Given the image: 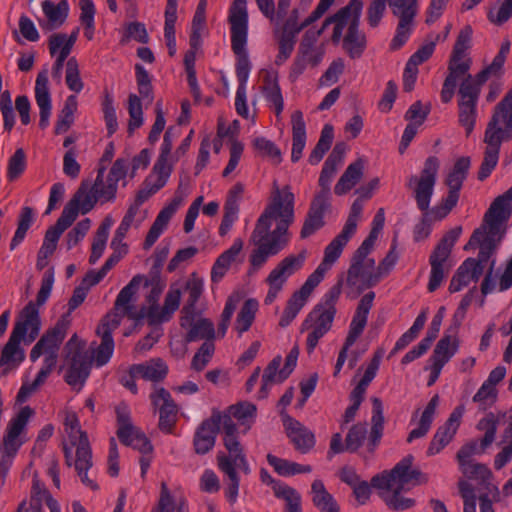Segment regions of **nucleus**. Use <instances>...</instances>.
I'll list each match as a JSON object with an SVG mask.
<instances>
[{"instance_id":"obj_47","label":"nucleus","mask_w":512,"mask_h":512,"mask_svg":"<svg viewBox=\"0 0 512 512\" xmlns=\"http://www.w3.org/2000/svg\"><path fill=\"white\" fill-rule=\"evenodd\" d=\"M459 341L456 336L445 334L436 344L431 362L445 365L457 352Z\"/></svg>"},{"instance_id":"obj_28","label":"nucleus","mask_w":512,"mask_h":512,"mask_svg":"<svg viewBox=\"0 0 512 512\" xmlns=\"http://www.w3.org/2000/svg\"><path fill=\"white\" fill-rule=\"evenodd\" d=\"M330 7L328 0H320L315 10L301 24L298 23L299 10L297 8L292 9L290 14L285 16L287 18L283 24V33L296 36L302 29L321 18Z\"/></svg>"},{"instance_id":"obj_42","label":"nucleus","mask_w":512,"mask_h":512,"mask_svg":"<svg viewBox=\"0 0 512 512\" xmlns=\"http://www.w3.org/2000/svg\"><path fill=\"white\" fill-rule=\"evenodd\" d=\"M363 170L364 164L362 160L349 164L334 187L335 194L341 196L350 191L361 180Z\"/></svg>"},{"instance_id":"obj_39","label":"nucleus","mask_w":512,"mask_h":512,"mask_svg":"<svg viewBox=\"0 0 512 512\" xmlns=\"http://www.w3.org/2000/svg\"><path fill=\"white\" fill-rule=\"evenodd\" d=\"M292 124V162H297L302 157V152L306 144V126L303 119V113L296 110L291 115Z\"/></svg>"},{"instance_id":"obj_23","label":"nucleus","mask_w":512,"mask_h":512,"mask_svg":"<svg viewBox=\"0 0 512 512\" xmlns=\"http://www.w3.org/2000/svg\"><path fill=\"white\" fill-rule=\"evenodd\" d=\"M151 401L159 408V428L164 432H171L176 423L177 405L174 403L170 393L164 388H158L151 394Z\"/></svg>"},{"instance_id":"obj_36","label":"nucleus","mask_w":512,"mask_h":512,"mask_svg":"<svg viewBox=\"0 0 512 512\" xmlns=\"http://www.w3.org/2000/svg\"><path fill=\"white\" fill-rule=\"evenodd\" d=\"M203 290V280L199 278L196 273H192L184 286V291L188 294L186 303L181 310L182 321L184 323H188V319L191 318L192 312H196L195 306L200 299Z\"/></svg>"},{"instance_id":"obj_8","label":"nucleus","mask_w":512,"mask_h":512,"mask_svg":"<svg viewBox=\"0 0 512 512\" xmlns=\"http://www.w3.org/2000/svg\"><path fill=\"white\" fill-rule=\"evenodd\" d=\"M227 453L219 452L217 462L220 471L228 478L226 495L230 502L234 503L238 497L240 478L237 470L245 474L250 473V468L244 447L239 439H227L223 441Z\"/></svg>"},{"instance_id":"obj_62","label":"nucleus","mask_w":512,"mask_h":512,"mask_svg":"<svg viewBox=\"0 0 512 512\" xmlns=\"http://www.w3.org/2000/svg\"><path fill=\"white\" fill-rule=\"evenodd\" d=\"M333 138L334 129L330 124H326L321 131V135L316 146L309 155L308 161L310 164L315 165L322 160L324 154L330 149Z\"/></svg>"},{"instance_id":"obj_15","label":"nucleus","mask_w":512,"mask_h":512,"mask_svg":"<svg viewBox=\"0 0 512 512\" xmlns=\"http://www.w3.org/2000/svg\"><path fill=\"white\" fill-rule=\"evenodd\" d=\"M462 233V227L457 226L449 230L436 245L430 255L429 263L431 272L428 282V290H437L445 278L444 264L451 254L452 248Z\"/></svg>"},{"instance_id":"obj_26","label":"nucleus","mask_w":512,"mask_h":512,"mask_svg":"<svg viewBox=\"0 0 512 512\" xmlns=\"http://www.w3.org/2000/svg\"><path fill=\"white\" fill-rule=\"evenodd\" d=\"M183 198L180 195H175L171 202L167 204L157 215L155 221L150 227L146 239L144 241V249H149L154 245L160 235L167 227L169 221L181 206Z\"/></svg>"},{"instance_id":"obj_53","label":"nucleus","mask_w":512,"mask_h":512,"mask_svg":"<svg viewBox=\"0 0 512 512\" xmlns=\"http://www.w3.org/2000/svg\"><path fill=\"white\" fill-rule=\"evenodd\" d=\"M438 403H439V396L434 395L431 398V400L429 401V403L427 404V406L425 407V409L421 415V418L419 420L418 427L413 429L409 433L408 438H407L408 442H412L414 439L424 437L427 434V432L429 431V429L431 427L433 417H434L436 408L438 406Z\"/></svg>"},{"instance_id":"obj_51","label":"nucleus","mask_w":512,"mask_h":512,"mask_svg":"<svg viewBox=\"0 0 512 512\" xmlns=\"http://www.w3.org/2000/svg\"><path fill=\"white\" fill-rule=\"evenodd\" d=\"M70 226L71 224L60 216L56 221V224L47 229L39 252H41L43 256H51L56 250L60 236Z\"/></svg>"},{"instance_id":"obj_56","label":"nucleus","mask_w":512,"mask_h":512,"mask_svg":"<svg viewBox=\"0 0 512 512\" xmlns=\"http://www.w3.org/2000/svg\"><path fill=\"white\" fill-rule=\"evenodd\" d=\"M119 440L125 446L137 449L142 454H151L153 451L151 442L145 434L134 425H130V429L124 432V436L119 438Z\"/></svg>"},{"instance_id":"obj_40","label":"nucleus","mask_w":512,"mask_h":512,"mask_svg":"<svg viewBox=\"0 0 512 512\" xmlns=\"http://www.w3.org/2000/svg\"><path fill=\"white\" fill-rule=\"evenodd\" d=\"M131 373L139 374V377L145 380L158 382L166 377L168 367L162 359L154 358L145 363L132 365Z\"/></svg>"},{"instance_id":"obj_14","label":"nucleus","mask_w":512,"mask_h":512,"mask_svg":"<svg viewBox=\"0 0 512 512\" xmlns=\"http://www.w3.org/2000/svg\"><path fill=\"white\" fill-rule=\"evenodd\" d=\"M341 289L342 281L340 280L325 293L321 301L308 314L302 323V331L305 328L316 327L328 333L337 312L336 304L341 295Z\"/></svg>"},{"instance_id":"obj_64","label":"nucleus","mask_w":512,"mask_h":512,"mask_svg":"<svg viewBox=\"0 0 512 512\" xmlns=\"http://www.w3.org/2000/svg\"><path fill=\"white\" fill-rule=\"evenodd\" d=\"M497 427L498 419L492 412L478 421L476 428L484 432V436L481 439V450H486L494 442Z\"/></svg>"},{"instance_id":"obj_44","label":"nucleus","mask_w":512,"mask_h":512,"mask_svg":"<svg viewBox=\"0 0 512 512\" xmlns=\"http://www.w3.org/2000/svg\"><path fill=\"white\" fill-rule=\"evenodd\" d=\"M312 502L321 512H339V506L326 490L324 483L316 479L311 485Z\"/></svg>"},{"instance_id":"obj_3","label":"nucleus","mask_w":512,"mask_h":512,"mask_svg":"<svg viewBox=\"0 0 512 512\" xmlns=\"http://www.w3.org/2000/svg\"><path fill=\"white\" fill-rule=\"evenodd\" d=\"M470 164L469 157L457 159L445 180L449 189L447 196L429 210L440 163L437 157H428L420 174L409 176L406 183V187L412 191L418 209L426 216L430 215L434 220L445 218L458 203L459 191L467 177Z\"/></svg>"},{"instance_id":"obj_61","label":"nucleus","mask_w":512,"mask_h":512,"mask_svg":"<svg viewBox=\"0 0 512 512\" xmlns=\"http://www.w3.org/2000/svg\"><path fill=\"white\" fill-rule=\"evenodd\" d=\"M511 137L512 132L496 124V120L489 121L484 135V142L487 144L486 149H494L497 152H500L502 141L505 139L508 140Z\"/></svg>"},{"instance_id":"obj_52","label":"nucleus","mask_w":512,"mask_h":512,"mask_svg":"<svg viewBox=\"0 0 512 512\" xmlns=\"http://www.w3.org/2000/svg\"><path fill=\"white\" fill-rule=\"evenodd\" d=\"M353 235L342 230L325 248L324 258L320 265L327 268L328 270L340 257L343 248L346 246L348 241Z\"/></svg>"},{"instance_id":"obj_45","label":"nucleus","mask_w":512,"mask_h":512,"mask_svg":"<svg viewBox=\"0 0 512 512\" xmlns=\"http://www.w3.org/2000/svg\"><path fill=\"white\" fill-rule=\"evenodd\" d=\"M234 419L235 418L229 413L228 409L223 412L213 410L209 418L215 429H217V432L220 428L222 429L223 441L227 439H239L238 429Z\"/></svg>"},{"instance_id":"obj_48","label":"nucleus","mask_w":512,"mask_h":512,"mask_svg":"<svg viewBox=\"0 0 512 512\" xmlns=\"http://www.w3.org/2000/svg\"><path fill=\"white\" fill-rule=\"evenodd\" d=\"M380 490L381 498L391 510L404 511L415 505V500L413 498L401 495L402 491L405 490L401 487L393 486V488H384Z\"/></svg>"},{"instance_id":"obj_16","label":"nucleus","mask_w":512,"mask_h":512,"mask_svg":"<svg viewBox=\"0 0 512 512\" xmlns=\"http://www.w3.org/2000/svg\"><path fill=\"white\" fill-rule=\"evenodd\" d=\"M392 14L399 19L396 34L393 37L390 48L398 50L410 37L414 18L418 12V0H386Z\"/></svg>"},{"instance_id":"obj_11","label":"nucleus","mask_w":512,"mask_h":512,"mask_svg":"<svg viewBox=\"0 0 512 512\" xmlns=\"http://www.w3.org/2000/svg\"><path fill=\"white\" fill-rule=\"evenodd\" d=\"M306 258V250H302L298 254H289L271 270L266 278V283L269 286L267 295L264 299V303L266 305H270L275 301L278 294L283 290L288 278L302 269Z\"/></svg>"},{"instance_id":"obj_32","label":"nucleus","mask_w":512,"mask_h":512,"mask_svg":"<svg viewBox=\"0 0 512 512\" xmlns=\"http://www.w3.org/2000/svg\"><path fill=\"white\" fill-rule=\"evenodd\" d=\"M244 193V185L240 182L232 186L228 192V196L224 205V215L219 227V234L224 236L231 229L233 223L238 218L239 205L238 202Z\"/></svg>"},{"instance_id":"obj_5","label":"nucleus","mask_w":512,"mask_h":512,"mask_svg":"<svg viewBox=\"0 0 512 512\" xmlns=\"http://www.w3.org/2000/svg\"><path fill=\"white\" fill-rule=\"evenodd\" d=\"M65 432L68 435L70 444L76 448L74 466L82 483L92 490L98 489V485L88 477L87 471L92 467V450L88 435L80 427L79 419L74 412H67L64 420ZM66 464L71 466L72 448L63 447Z\"/></svg>"},{"instance_id":"obj_19","label":"nucleus","mask_w":512,"mask_h":512,"mask_svg":"<svg viewBox=\"0 0 512 512\" xmlns=\"http://www.w3.org/2000/svg\"><path fill=\"white\" fill-rule=\"evenodd\" d=\"M472 37L473 28L470 25L467 24L460 29L452 48L448 68L465 73L470 70L472 59L469 57V50L472 47Z\"/></svg>"},{"instance_id":"obj_4","label":"nucleus","mask_w":512,"mask_h":512,"mask_svg":"<svg viewBox=\"0 0 512 512\" xmlns=\"http://www.w3.org/2000/svg\"><path fill=\"white\" fill-rule=\"evenodd\" d=\"M500 242V239H496V237L485 232L484 228H476L464 249L479 248L478 257H469L458 267L450 281L449 292L456 293L467 287L471 282L476 283Z\"/></svg>"},{"instance_id":"obj_30","label":"nucleus","mask_w":512,"mask_h":512,"mask_svg":"<svg viewBox=\"0 0 512 512\" xmlns=\"http://www.w3.org/2000/svg\"><path fill=\"white\" fill-rule=\"evenodd\" d=\"M180 326L186 329L185 340L187 342H194L198 340L211 341L215 337L214 324L207 318H197L196 312H192L191 318L188 323L182 321L180 317Z\"/></svg>"},{"instance_id":"obj_13","label":"nucleus","mask_w":512,"mask_h":512,"mask_svg":"<svg viewBox=\"0 0 512 512\" xmlns=\"http://www.w3.org/2000/svg\"><path fill=\"white\" fill-rule=\"evenodd\" d=\"M512 214V186L496 197L485 212L481 225L488 234L502 240L506 232V223Z\"/></svg>"},{"instance_id":"obj_57","label":"nucleus","mask_w":512,"mask_h":512,"mask_svg":"<svg viewBox=\"0 0 512 512\" xmlns=\"http://www.w3.org/2000/svg\"><path fill=\"white\" fill-rule=\"evenodd\" d=\"M227 409L240 425L246 426L243 433H246L255 422L257 408L253 403L247 401L238 402L234 405H230Z\"/></svg>"},{"instance_id":"obj_55","label":"nucleus","mask_w":512,"mask_h":512,"mask_svg":"<svg viewBox=\"0 0 512 512\" xmlns=\"http://www.w3.org/2000/svg\"><path fill=\"white\" fill-rule=\"evenodd\" d=\"M258 302L256 299H247L242 305L234 324V329L239 335L248 331L252 326L256 313L258 311Z\"/></svg>"},{"instance_id":"obj_10","label":"nucleus","mask_w":512,"mask_h":512,"mask_svg":"<svg viewBox=\"0 0 512 512\" xmlns=\"http://www.w3.org/2000/svg\"><path fill=\"white\" fill-rule=\"evenodd\" d=\"M33 413V409L29 406L22 407L7 425L3 437V450L0 451V476L3 478L7 475L14 456L23 444L19 437Z\"/></svg>"},{"instance_id":"obj_6","label":"nucleus","mask_w":512,"mask_h":512,"mask_svg":"<svg viewBox=\"0 0 512 512\" xmlns=\"http://www.w3.org/2000/svg\"><path fill=\"white\" fill-rule=\"evenodd\" d=\"M228 22L231 32V48L237 57L236 76L239 86L246 87L251 69L246 49L248 39L247 0H233L229 9Z\"/></svg>"},{"instance_id":"obj_63","label":"nucleus","mask_w":512,"mask_h":512,"mask_svg":"<svg viewBox=\"0 0 512 512\" xmlns=\"http://www.w3.org/2000/svg\"><path fill=\"white\" fill-rule=\"evenodd\" d=\"M274 496L285 501V512H302V498L295 488L287 484L278 486L275 489Z\"/></svg>"},{"instance_id":"obj_7","label":"nucleus","mask_w":512,"mask_h":512,"mask_svg":"<svg viewBox=\"0 0 512 512\" xmlns=\"http://www.w3.org/2000/svg\"><path fill=\"white\" fill-rule=\"evenodd\" d=\"M54 284V268L46 270L41 280V286L37 293L36 301H30L21 310L17 321L14 324L11 335L17 337L29 345L35 341L41 330V319L39 307L48 300Z\"/></svg>"},{"instance_id":"obj_46","label":"nucleus","mask_w":512,"mask_h":512,"mask_svg":"<svg viewBox=\"0 0 512 512\" xmlns=\"http://www.w3.org/2000/svg\"><path fill=\"white\" fill-rule=\"evenodd\" d=\"M259 11L271 22H279L285 18L291 0H255Z\"/></svg>"},{"instance_id":"obj_43","label":"nucleus","mask_w":512,"mask_h":512,"mask_svg":"<svg viewBox=\"0 0 512 512\" xmlns=\"http://www.w3.org/2000/svg\"><path fill=\"white\" fill-rule=\"evenodd\" d=\"M281 364L282 357L278 355L274 357L265 368L261 388L259 390V398L267 397L271 385L282 383L288 378L282 376V369H280Z\"/></svg>"},{"instance_id":"obj_38","label":"nucleus","mask_w":512,"mask_h":512,"mask_svg":"<svg viewBox=\"0 0 512 512\" xmlns=\"http://www.w3.org/2000/svg\"><path fill=\"white\" fill-rule=\"evenodd\" d=\"M217 433V429H215L209 418L202 421L196 429L193 438L195 452L199 455H204L211 451L215 446Z\"/></svg>"},{"instance_id":"obj_1","label":"nucleus","mask_w":512,"mask_h":512,"mask_svg":"<svg viewBox=\"0 0 512 512\" xmlns=\"http://www.w3.org/2000/svg\"><path fill=\"white\" fill-rule=\"evenodd\" d=\"M143 280L142 275H136L121 289L113 310L103 317L97 327L96 333L101 338V343L92 350L91 355L84 350V344L79 341L76 334L65 344L67 368L64 380L76 391H80L84 386L93 363L96 367H102L110 361L115 347L112 332L120 326L122 317L126 316L132 320L143 317V313L138 311L134 304L135 294Z\"/></svg>"},{"instance_id":"obj_35","label":"nucleus","mask_w":512,"mask_h":512,"mask_svg":"<svg viewBox=\"0 0 512 512\" xmlns=\"http://www.w3.org/2000/svg\"><path fill=\"white\" fill-rule=\"evenodd\" d=\"M371 430L368 437L367 451L373 454L379 445L384 431L383 404L380 398L372 397Z\"/></svg>"},{"instance_id":"obj_37","label":"nucleus","mask_w":512,"mask_h":512,"mask_svg":"<svg viewBox=\"0 0 512 512\" xmlns=\"http://www.w3.org/2000/svg\"><path fill=\"white\" fill-rule=\"evenodd\" d=\"M243 248V241L240 238L234 240L232 246L224 251L215 261L211 269V281L218 283L225 276L230 265L235 261L237 255Z\"/></svg>"},{"instance_id":"obj_50","label":"nucleus","mask_w":512,"mask_h":512,"mask_svg":"<svg viewBox=\"0 0 512 512\" xmlns=\"http://www.w3.org/2000/svg\"><path fill=\"white\" fill-rule=\"evenodd\" d=\"M177 0H167L165 10V26L164 36L166 39V45L168 47V53L172 57L176 53V39H175V22L177 19Z\"/></svg>"},{"instance_id":"obj_9","label":"nucleus","mask_w":512,"mask_h":512,"mask_svg":"<svg viewBox=\"0 0 512 512\" xmlns=\"http://www.w3.org/2000/svg\"><path fill=\"white\" fill-rule=\"evenodd\" d=\"M413 456L407 455L398 462L390 471H384L371 479V486L377 489L393 488V486L409 489L425 484L428 476L419 469H412Z\"/></svg>"},{"instance_id":"obj_31","label":"nucleus","mask_w":512,"mask_h":512,"mask_svg":"<svg viewBox=\"0 0 512 512\" xmlns=\"http://www.w3.org/2000/svg\"><path fill=\"white\" fill-rule=\"evenodd\" d=\"M20 340L10 334L0 356V377H5L10 371L16 369L25 359V351L20 347Z\"/></svg>"},{"instance_id":"obj_58","label":"nucleus","mask_w":512,"mask_h":512,"mask_svg":"<svg viewBox=\"0 0 512 512\" xmlns=\"http://www.w3.org/2000/svg\"><path fill=\"white\" fill-rule=\"evenodd\" d=\"M111 225V219L106 218L98 227L91 247V254L89 257L90 264H95L102 256L106 247V242L109 236V230Z\"/></svg>"},{"instance_id":"obj_25","label":"nucleus","mask_w":512,"mask_h":512,"mask_svg":"<svg viewBox=\"0 0 512 512\" xmlns=\"http://www.w3.org/2000/svg\"><path fill=\"white\" fill-rule=\"evenodd\" d=\"M283 424L288 438L295 449L303 454L309 452L315 445L314 433L296 419L286 416Z\"/></svg>"},{"instance_id":"obj_27","label":"nucleus","mask_w":512,"mask_h":512,"mask_svg":"<svg viewBox=\"0 0 512 512\" xmlns=\"http://www.w3.org/2000/svg\"><path fill=\"white\" fill-rule=\"evenodd\" d=\"M48 83V70L43 69L38 73L35 82V99L40 110L39 126L41 129H45L49 125V118L52 109Z\"/></svg>"},{"instance_id":"obj_12","label":"nucleus","mask_w":512,"mask_h":512,"mask_svg":"<svg viewBox=\"0 0 512 512\" xmlns=\"http://www.w3.org/2000/svg\"><path fill=\"white\" fill-rule=\"evenodd\" d=\"M374 298H375V293L370 291V292L366 293L360 299L358 306L356 308V311L351 320V323L349 325V331L346 336L343 347L339 351L335 369H334V373H333L334 377H337L339 375V373L347 359V354H348L349 348L354 345V343L357 341V339L363 333V331L366 327V324H367L369 312L373 306Z\"/></svg>"},{"instance_id":"obj_59","label":"nucleus","mask_w":512,"mask_h":512,"mask_svg":"<svg viewBox=\"0 0 512 512\" xmlns=\"http://www.w3.org/2000/svg\"><path fill=\"white\" fill-rule=\"evenodd\" d=\"M171 172L172 167L169 164L156 162L152 172L146 177L143 183H145L152 192L156 193L166 185Z\"/></svg>"},{"instance_id":"obj_54","label":"nucleus","mask_w":512,"mask_h":512,"mask_svg":"<svg viewBox=\"0 0 512 512\" xmlns=\"http://www.w3.org/2000/svg\"><path fill=\"white\" fill-rule=\"evenodd\" d=\"M263 93L266 100L274 106L276 115L279 116L284 108V100L276 75L266 74L264 77Z\"/></svg>"},{"instance_id":"obj_20","label":"nucleus","mask_w":512,"mask_h":512,"mask_svg":"<svg viewBox=\"0 0 512 512\" xmlns=\"http://www.w3.org/2000/svg\"><path fill=\"white\" fill-rule=\"evenodd\" d=\"M98 200L99 198L92 188L89 189L88 182L83 181L76 193L64 207L61 216L72 225L79 212L82 214L90 212Z\"/></svg>"},{"instance_id":"obj_49","label":"nucleus","mask_w":512,"mask_h":512,"mask_svg":"<svg viewBox=\"0 0 512 512\" xmlns=\"http://www.w3.org/2000/svg\"><path fill=\"white\" fill-rule=\"evenodd\" d=\"M267 462L274 468L275 472L285 477L294 476L296 474L310 473L312 471V467L310 465H303L292 462L272 454L267 455Z\"/></svg>"},{"instance_id":"obj_29","label":"nucleus","mask_w":512,"mask_h":512,"mask_svg":"<svg viewBox=\"0 0 512 512\" xmlns=\"http://www.w3.org/2000/svg\"><path fill=\"white\" fill-rule=\"evenodd\" d=\"M330 206V202L313 198L300 231L301 239L310 237L325 225L324 214L329 210Z\"/></svg>"},{"instance_id":"obj_2","label":"nucleus","mask_w":512,"mask_h":512,"mask_svg":"<svg viewBox=\"0 0 512 512\" xmlns=\"http://www.w3.org/2000/svg\"><path fill=\"white\" fill-rule=\"evenodd\" d=\"M295 196L290 186L279 188L277 182L268 205L258 218L251 234V241L256 248L251 252L249 273L258 271L268 261L285 249L291 238L289 227L294 223Z\"/></svg>"},{"instance_id":"obj_41","label":"nucleus","mask_w":512,"mask_h":512,"mask_svg":"<svg viewBox=\"0 0 512 512\" xmlns=\"http://www.w3.org/2000/svg\"><path fill=\"white\" fill-rule=\"evenodd\" d=\"M354 9L351 7L350 4L346 5L345 7L341 8L337 13H335L333 16H330L326 18L322 24V27L317 32H311L310 36L315 37V41H317L318 37L323 33V31L332 23L335 24L332 40L333 42H339L342 34L343 29L347 26L350 12Z\"/></svg>"},{"instance_id":"obj_24","label":"nucleus","mask_w":512,"mask_h":512,"mask_svg":"<svg viewBox=\"0 0 512 512\" xmlns=\"http://www.w3.org/2000/svg\"><path fill=\"white\" fill-rule=\"evenodd\" d=\"M361 12L362 10L357 11L356 9H352L350 12L348 31L343 40V48L353 59L359 58L366 47L365 35L358 29Z\"/></svg>"},{"instance_id":"obj_17","label":"nucleus","mask_w":512,"mask_h":512,"mask_svg":"<svg viewBox=\"0 0 512 512\" xmlns=\"http://www.w3.org/2000/svg\"><path fill=\"white\" fill-rule=\"evenodd\" d=\"M69 324L70 321L63 316L52 328L48 329L31 349V361L35 362L42 354H45V357H53L57 362L58 351L67 335Z\"/></svg>"},{"instance_id":"obj_34","label":"nucleus","mask_w":512,"mask_h":512,"mask_svg":"<svg viewBox=\"0 0 512 512\" xmlns=\"http://www.w3.org/2000/svg\"><path fill=\"white\" fill-rule=\"evenodd\" d=\"M44 15L47 21L40 23L41 27L45 30H53L59 28L64 24L69 13V4L67 0H61L55 4L50 0H44L41 4Z\"/></svg>"},{"instance_id":"obj_60","label":"nucleus","mask_w":512,"mask_h":512,"mask_svg":"<svg viewBox=\"0 0 512 512\" xmlns=\"http://www.w3.org/2000/svg\"><path fill=\"white\" fill-rule=\"evenodd\" d=\"M307 300L308 297L303 295L300 291L294 292L287 301L286 307L280 318L279 325L283 328L289 326L304 307Z\"/></svg>"},{"instance_id":"obj_33","label":"nucleus","mask_w":512,"mask_h":512,"mask_svg":"<svg viewBox=\"0 0 512 512\" xmlns=\"http://www.w3.org/2000/svg\"><path fill=\"white\" fill-rule=\"evenodd\" d=\"M181 288L173 284L170 286L161 308L151 306L149 310V318L158 323L167 322L173 314L178 310L181 301Z\"/></svg>"},{"instance_id":"obj_22","label":"nucleus","mask_w":512,"mask_h":512,"mask_svg":"<svg viewBox=\"0 0 512 512\" xmlns=\"http://www.w3.org/2000/svg\"><path fill=\"white\" fill-rule=\"evenodd\" d=\"M464 412V405H458L454 408L447 421L437 429L428 447V455L431 456L439 453L447 444L450 443L460 426Z\"/></svg>"},{"instance_id":"obj_18","label":"nucleus","mask_w":512,"mask_h":512,"mask_svg":"<svg viewBox=\"0 0 512 512\" xmlns=\"http://www.w3.org/2000/svg\"><path fill=\"white\" fill-rule=\"evenodd\" d=\"M376 262L373 258L352 257L347 271L346 282L360 291L376 286L381 281Z\"/></svg>"},{"instance_id":"obj_21","label":"nucleus","mask_w":512,"mask_h":512,"mask_svg":"<svg viewBox=\"0 0 512 512\" xmlns=\"http://www.w3.org/2000/svg\"><path fill=\"white\" fill-rule=\"evenodd\" d=\"M478 100L479 96H477V90H473L467 86L459 87L458 122L464 127L467 136L471 134L476 124Z\"/></svg>"}]
</instances>
